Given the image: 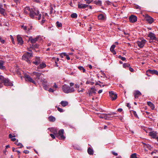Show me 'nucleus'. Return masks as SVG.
Here are the masks:
<instances>
[{"label": "nucleus", "mask_w": 158, "mask_h": 158, "mask_svg": "<svg viewBox=\"0 0 158 158\" xmlns=\"http://www.w3.org/2000/svg\"><path fill=\"white\" fill-rule=\"evenodd\" d=\"M65 55H65V56H66L67 59L68 60H69L70 59V57L69 56V55L67 54L66 53Z\"/></svg>", "instance_id": "57"}, {"label": "nucleus", "mask_w": 158, "mask_h": 158, "mask_svg": "<svg viewBox=\"0 0 158 158\" xmlns=\"http://www.w3.org/2000/svg\"><path fill=\"white\" fill-rule=\"evenodd\" d=\"M146 73H150L152 74H155L158 76V71L156 70H152L148 69Z\"/></svg>", "instance_id": "12"}, {"label": "nucleus", "mask_w": 158, "mask_h": 158, "mask_svg": "<svg viewBox=\"0 0 158 158\" xmlns=\"http://www.w3.org/2000/svg\"><path fill=\"white\" fill-rule=\"evenodd\" d=\"M44 87V89L46 90H48L49 88V85L47 84H43V85Z\"/></svg>", "instance_id": "34"}, {"label": "nucleus", "mask_w": 158, "mask_h": 158, "mask_svg": "<svg viewBox=\"0 0 158 158\" xmlns=\"http://www.w3.org/2000/svg\"><path fill=\"white\" fill-rule=\"evenodd\" d=\"M65 55H66L65 53H62L60 55V57L62 58H63L64 56H65Z\"/></svg>", "instance_id": "48"}, {"label": "nucleus", "mask_w": 158, "mask_h": 158, "mask_svg": "<svg viewBox=\"0 0 158 158\" xmlns=\"http://www.w3.org/2000/svg\"><path fill=\"white\" fill-rule=\"evenodd\" d=\"M14 1L17 4H18V3H20L21 0H14Z\"/></svg>", "instance_id": "53"}, {"label": "nucleus", "mask_w": 158, "mask_h": 158, "mask_svg": "<svg viewBox=\"0 0 158 158\" xmlns=\"http://www.w3.org/2000/svg\"><path fill=\"white\" fill-rule=\"evenodd\" d=\"M29 16L31 19L40 20L41 18V15L37 9L31 8Z\"/></svg>", "instance_id": "1"}, {"label": "nucleus", "mask_w": 158, "mask_h": 158, "mask_svg": "<svg viewBox=\"0 0 158 158\" xmlns=\"http://www.w3.org/2000/svg\"><path fill=\"white\" fill-rule=\"evenodd\" d=\"M10 38H11V40H12V42L13 43V44H15V42L14 41V39L12 36L10 35Z\"/></svg>", "instance_id": "55"}, {"label": "nucleus", "mask_w": 158, "mask_h": 158, "mask_svg": "<svg viewBox=\"0 0 158 158\" xmlns=\"http://www.w3.org/2000/svg\"><path fill=\"white\" fill-rule=\"evenodd\" d=\"M86 2L87 3L89 4L92 2L93 0H85Z\"/></svg>", "instance_id": "50"}, {"label": "nucleus", "mask_w": 158, "mask_h": 158, "mask_svg": "<svg viewBox=\"0 0 158 158\" xmlns=\"http://www.w3.org/2000/svg\"><path fill=\"white\" fill-rule=\"evenodd\" d=\"M52 87L53 88H58V86L56 85V83H54V85H53V86H52Z\"/></svg>", "instance_id": "56"}, {"label": "nucleus", "mask_w": 158, "mask_h": 158, "mask_svg": "<svg viewBox=\"0 0 158 158\" xmlns=\"http://www.w3.org/2000/svg\"><path fill=\"white\" fill-rule=\"evenodd\" d=\"M78 68L80 70L82 71L83 73H85V70L84 68L82 66H79Z\"/></svg>", "instance_id": "36"}, {"label": "nucleus", "mask_w": 158, "mask_h": 158, "mask_svg": "<svg viewBox=\"0 0 158 158\" xmlns=\"http://www.w3.org/2000/svg\"><path fill=\"white\" fill-rule=\"evenodd\" d=\"M33 56L32 53L27 52L23 54L22 56V59L26 61L28 63H31L30 59H31Z\"/></svg>", "instance_id": "3"}, {"label": "nucleus", "mask_w": 158, "mask_h": 158, "mask_svg": "<svg viewBox=\"0 0 158 158\" xmlns=\"http://www.w3.org/2000/svg\"><path fill=\"white\" fill-rule=\"evenodd\" d=\"M48 91L50 92H53L55 90H53L52 89L50 88L48 90Z\"/></svg>", "instance_id": "52"}, {"label": "nucleus", "mask_w": 158, "mask_h": 158, "mask_svg": "<svg viewBox=\"0 0 158 158\" xmlns=\"http://www.w3.org/2000/svg\"><path fill=\"white\" fill-rule=\"evenodd\" d=\"M0 13L2 15H5V9L2 8V5L0 3Z\"/></svg>", "instance_id": "18"}, {"label": "nucleus", "mask_w": 158, "mask_h": 158, "mask_svg": "<svg viewBox=\"0 0 158 158\" xmlns=\"http://www.w3.org/2000/svg\"><path fill=\"white\" fill-rule=\"evenodd\" d=\"M88 7V5L86 4H78V8L81 9H85Z\"/></svg>", "instance_id": "21"}, {"label": "nucleus", "mask_w": 158, "mask_h": 158, "mask_svg": "<svg viewBox=\"0 0 158 158\" xmlns=\"http://www.w3.org/2000/svg\"><path fill=\"white\" fill-rule=\"evenodd\" d=\"M123 32L124 34L125 35L126 37H128L130 35L129 33L124 31H123Z\"/></svg>", "instance_id": "39"}, {"label": "nucleus", "mask_w": 158, "mask_h": 158, "mask_svg": "<svg viewBox=\"0 0 158 158\" xmlns=\"http://www.w3.org/2000/svg\"><path fill=\"white\" fill-rule=\"evenodd\" d=\"M31 10V8H30L28 6H27L24 8V11L25 14H29L30 15V11Z\"/></svg>", "instance_id": "13"}, {"label": "nucleus", "mask_w": 158, "mask_h": 158, "mask_svg": "<svg viewBox=\"0 0 158 158\" xmlns=\"http://www.w3.org/2000/svg\"><path fill=\"white\" fill-rule=\"evenodd\" d=\"M146 20L149 24L152 23L154 22V19L150 16L147 15L146 17Z\"/></svg>", "instance_id": "10"}, {"label": "nucleus", "mask_w": 158, "mask_h": 158, "mask_svg": "<svg viewBox=\"0 0 158 158\" xmlns=\"http://www.w3.org/2000/svg\"><path fill=\"white\" fill-rule=\"evenodd\" d=\"M89 92V95L90 96H92L93 95H95L96 94V89L94 88H91Z\"/></svg>", "instance_id": "17"}, {"label": "nucleus", "mask_w": 158, "mask_h": 158, "mask_svg": "<svg viewBox=\"0 0 158 158\" xmlns=\"http://www.w3.org/2000/svg\"><path fill=\"white\" fill-rule=\"evenodd\" d=\"M87 152L90 155H93L94 153V151L93 150L90 148H89L87 150Z\"/></svg>", "instance_id": "30"}, {"label": "nucleus", "mask_w": 158, "mask_h": 158, "mask_svg": "<svg viewBox=\"0 0 158 158\" xmlns=\"http://www.w3.org/2000/svg\"><path fill=\"white\" fill-rule=\"evenodd\" d=\"M46 64L44 62H43L42 63L40 64V65L38 66V69H42L46 67Z\"/></svg>", "instance_id": "24"}, {"label": "nucleus", "mask_w": 158, "mask_h": 158, "mask_svg": "<svg viewBox=\"0 0 158 158\" xmlns=\"http://www.w3.org/2000/svg\"><path fill=\"white\" fill-rule=\"evenodd\" d=\"M56 26L57 27H59L62 26V24L61 23H60L58 21H57L56 23Z\"/></svg>", "instance_id": "42"}, {"label": "nucleus", "mask_w": 158, "mask_h": 158, "mask_svg": "<svg viewBox=\"0 0 158 158\" xmlns=\"http://www.w3.org/2000/svg\"><path fill=\"white\" fill-rule=\"evenodd\" d=\"M15 143L17 146H20V148H22L23 147V145L21 143H18V142L17 141V142H15Z\"/></svg>", "instance_id": "38"}, {"label": "nucleus", "mask_w": 158, "mask_h": 158, "mask_svg": "<svg viewBox=\"0 0 158 158\" xmlns=\"http://www.w3.org/2000/svg\"><path fill=\"white\" fill-rule=\"evenodd\" d=\"M71 16L73 18H76L77 17V15L76 13H73L71 15Z\"/></svg>", "instance_id": "37"}, {"label": "nucleus", "mask_w": 158, "mask_h": 158, "mask_svg": "<svg viewBox=\"0 0 158 158\" xmlns=\"http://www.w3.org/2000/svg\"><path fill=\"white\" fill-rule=\"evenodd\" d=\"M57 109L58 111H60V112H63V110L62 109H61L60 107H58L57 108Z\"/></svg>", "instance_id": "51"}, {"label": "nucleus", "mask_w": 158, "mask_h": 158, "mask_svg": "<svg viewBox=\"0 0 158 158\" xmlns=\"http://www.w3.org/2000/svg\"><path fill=\"white\" fill-rule=\"evenodd\" d=\"M6 79V78H4V77L1 75H0V80L3 82L5 80V79Z\"/></svg>", "instance_id": "44"}, {"label": "nucleus", "mask_w": 158, "mask_h": 158, "mask_svg": "<svg viewBox=\"0 0 158 158\" xmlns=\"http://www.w3.org/2000/svg\"><path fill=\"white\" fill-rule=\"evenodd\" d=\"M119 119H120V120L122 122H124V119H123V118L122 116H121L120 117H119Z\"/></svg>", "instance_id": "58"}, {"label": "nucleus", "mask_w": 158, "mask_h": 158, "mask_svg": "<svg viewBox=\"0 0 158 158\" xmlns=\"http://www.w3.org/2000/svg\"><path fill=\"white\" fill-rule=\"evenodd\" d=\"M24 77L25 78L26 81L32 82L35 84H36V83L35 81L29 75L25 74Z\"/></svg>", "instance_id": "5"}, {"label": "nucleus", "mask_w": 158, "mask_h": 158, "mask_svg": "<svg viewBox=\"0 0 158 158\" xmlns=\"http://www.w3.org/2000/svg\"><path fill=\"white\" fill-rule=\"evenodd\" d=\"M60 104L63 106L65 107L68 105V102L66 101H62L61 102Z\"/></svg>", "instance_id": "27"}, {"label": "nucleus", "mask_w": 158, "mask_h": 158, "mask_svg": "<svg viewBox=\"0 0 158 158\" xmlns=\"http://www.w3.org/2000/svg\"><path fill=\"white\" fill-rule=\"evenodd\" d=\"M105 3L108 5H111L112 4L114 6L116 7V6L114 5V4L112 3L111 2L109 1H106L105 2Z\"/></svg>", "instance_id": "35"}, {"label": "nucleus", "mask_w": 158, "mask_h": 158, "mask_svg": "<svg viewBox=\"0 0 158 158\" xmlns=\"http://www.w3.org/2000/svg\"><path fill=\"white\" fill-rule=\"evenodd\" d=\"M137 17L136 16L131 15L129 18V20L130 22L134 23L137 21Z\"/></svg>", "instance_id": "9"}, {"label": "nucleus", "mask_w": 158, "mask_h": 158, "mask_svg": "<svg viewBox=\"0 0 158 158\" xmlns=\"http://www.w3.org/2000/svg\"><path fill=\"white\" fill-rule=\"evenodd\" d=\"M32 46H33V47H32L33 48H38L39 45H38L37 44H35L34 45H32Z\"/></svg>", "instance_id": "59"}, {"label": "nucleus", "mask_w": 158, "mask_h": 158, "mask_svg": "<svg viewBox=\"0 0 158 158\" xmlns=\"http://www.w3.org/2000/svg\"><path fill=\"white\" fill-rule=\"evenodd\" d=\"M38 38H35L34 39H32V37H30L29 38L28 41L30 40L31 43L32 44L35 43L38 40Z\"/></svg>", "instance_id": "19"}, {"label": "nucleus", "mask_w": 158, "mask_h": 158, "mask_svg": "<svg viewBox=\"0 0 158 158\" xmlns=\"http://www.w3.org/2000/svg\"><path fill=\"white\" fill-rule=\"evenodd\" d=\"M21 28H23L25 31H27V27L22 25L21 26Z\"/></svg>", "instance_id": "46"}, {"label": "nucleus", "mask_w": 158, "mask_h": 158, "mask_svg": "<svg viewBox=\"0 0 158 158\" xmlns=\"http://www.w3.org/2000/svg\"><path fill=\"white\" fill-rule=\"evenodd\" d=\"M40 63V58L36 57L34 59V61L33 63L36 65H38Z\"/></svg>", "instance_id": "15"}, {"label": "nucleus", "mask_w": 158, "mask_h": 158, "mask_svg": "<svg viewBox=\"0 0 158 158\" xmlns=\"http://www.w3.org/2000/svg\"><path fill=\"white\" fill-rule=\"evenodd\" d=\"M146 40L144 39L140 40L138 41L136 43L138 46L140 48H143L146 43Z\"/></svg>", "instance_id": "4"}, {"label": "nucleus", "mask_w": 158, "mask_h": 158, "mask_svg": "<svg viewBox=\"0 0 158 158\" xmlns=\"http://www.w3.org/2000/svg\"><path fill=\"white\" fill-rule=\"evenodd\" d=\"M17 39L18 44L22 45L23 43V41L20 36V35H18L17 37Z\"/></svg>", "instance_id": "16"}, {"label": "nucleus", "mask_w": 158, "mask_h": 158, "mask_svg": "<svg viewBox=\"0 0 158 158\" xmlns=\"http://www.w3.org/2000/svg\"><path fill=\"white\" fill-rule=\"evenodd\" d=\"M94 3L96 5H99L100 6H101L102 4V1L99 0H96L94 1Z\"/></svg>", "instance_id": "31"}, {"label": "nucleus", "mask_w": 158, "mask_h": 158, "mask_svg": "<svg viewBox=\"0 0 158 158\" xmlns=\"http://www.w3.org/2000/svg\"><path fill=\"white\" fill-rule=\"evenodd\" d=\"M4 62L0 60V69L4 70L5 69V67L3 66Z\"/></svg>", "instance_id": "28"}, {"label": "nucleus", "mask_w": 158, "mask_h": 158, "mask_svg": "<svg viewBox=\"0 0 158 158\" xmlns=\"http://www.w3.org/2000/svg\"><path fill=\"white\" fill-rule=\"evenodd\" d=\"M115 45L114 44L112 45L111 47L110 50V51L111 52L113 53V54L115 55L116 54V52L114 50L115 47Z\"/></svg>", "instance_id": "20"}, {"label": "nucleus", "mask_w": 158, "mask_h": 158, "mask_svg": "<svg viewBox=\"0 0 158 158\" xmlns=\"http://www.w3.org/2000/svg\"><path fill=\"white\" fill-rule=\"evenodd\" d=\"M130 66V65L127 63H124L123 64V67L124 68L129 67Z\"/></svg>", "instance_id": "40"}, {"label": "nucleus", "mask_w": 158, "mask_h": 158, "mask_svg": "<svg viewBox=\"0 0 158 158\" xmlns=\"http://www.w3.org/2000/svg\"><path fill=\"white\" fill-rule=\"evenodd\" d=\"M148 105L149 106L152 110L154 109L155 106L151 102H147Z\"/></svg>", "instance_id": "25"}, {"label": "nucleus", "mask_w": 158, "mask_h": 158, "mask_svg": "<svg viewBox=\"0 0 158 158\" xmlns=\"http://www.w3.org/2000/svg\"><path fill=\"white\" fill-rule=\"evenodd\" d=\"M48 129L50 130L51 132L55 134H57V131L56 128H49Z\"/></svg>", "instance_id": "26"}, {"label": "nucleus", "mask_w": 158, "mask_h": 158, "mask_svg": "<svg viewBox=\"0 0 158 158\" xmlns=\"http://www.w3.org/2000/svg\"><path fill=\"white\" fill-rule=\"evenodd\" d=\"M157 133L156 132L152 131L149 133V135L152 137L153 138H155L156 136Z\"/></svg>", "instance_id": "23"}, {"label": "nucleus", "mask_w": 158, "mask_h": 158, "mask_svg": "<svg viewBox=\"0 0 158 158\" xmlns=\"http://www.w3.org/2000/svg\"><path fill=\"white\" fill-rule=\"evenodd\" d=\"M49 120L51 122H54L55 120V118L52 116H50L48 117Z\"/></svg>", "instance_id": "33"}, {"label": "nucleus", "mask_w": 158, "mask_h": 158, "mask_svg": "<svg viewBox=\"0 0 158 158\" xmlns=\"http://www.w3.org/2000/svg\"><path fill=\"white\" fill-rule=\"evenodd\" d=\"M141 93L139 91H136L134 93V96L135 98H138L139 96L141 95Z\"/></svg>", "instance_id": "22"}, {"label": "nucleus", "mask_w": 158, "mask_h": 158, "mask_svg": "<svg viewBox=\"0 0 158 158\" xmlns=\"http://www.w3.org/2000/svg\"><path fill=\"white\" fill-rule=\"evenodd\" d=\"M50 135L53 139H54L55 138V135L53 134H51Z\"/></svg>", "instance_id": "62"}, {"label": "nucleus", "mask_w": 158, "mask_h": 158, "mask_svg": "<svg viewBox=\"0 0 158 158\" xmlns=\"http://www.w3.org/2000/svg\"><path fill=\"white\" fill-rule=\"evenodd\" d=\"M41 82H42V85H43V84H47V81L44 79H42L40 80Z\"/></svg>", "instance_id": "41"}, {"label": "nucleus", "mask_w": 158, "mask_h": 158, "mask_svg": "<svg viewBox=\"0 0 158 158\" xmlns=\"http://www.w3.org/2000/svg\"><path fill=\"white\" fill-rule=\"evenodd\" d=\"M148 37H150L152 40H157V38L154 33L152 32L149 33L148 35Z\"/></svg>", "instance_id": "14"}, {"label": "nucleus", "mask_w": 158, "mask_h": 158, "mask_svg": "<svg viewBox=\"0 0 158 158\" xmlns=\"http://www.w3.org/2000/svg\"><path fill=\"white\" fill-rule=\"evenodd\" d=\"M107 114H102L99 116V117L100 118H104L105 119H107Z\"/></svg>", "instance_id": "32"}, {"label": "nucleus", "mask_w": 158, "mask_h": 158, "mask_svg": "<svg viewBox=\"0 0 158 158\" xmlns=\"http://www.w3.org/2000/svg\"><path fill=\"white\" fill-rule=\"evenodd\" d=\"M133 113L134 115L136 117H137V114H136V112L135 111H133Z\"/></svg>", "instance_id": "63"}, {"label": "nucleus", "mask_w": 158, "mask_h": 158, "mask_svg": "<svg viewBox=\"0 0 158 158\" xmlns=\"http://www.w3.org/2000/svg\"><path fill=\"white\" fill-rule=\"evenodd\" d=\"M0 42L2 44H4L5 42V40L2 39L1 36H0Z\"/></svg>", "instance_id": "49"}, {"label": "nucleus", "mask_w": 158, "mask_h": 158, "mask_svg": "<svg viewBox=\"0 0 158 158\" xmlns=\"http://www.w3.org/2000/svg\"><path fill=\"white\" fill-rule=\"evenodd\" d=\"M84 89L83 88H81L80 89H79L77 90L79 92H83L84 91Z\"/></svg>", "instance_id": "54"}, {"label": "nucleus", "mask_w": 158, "mask_h": 158, "mask_svg": "<svg viewBox=\"0 0 158 158\" xmlns=\"http://www.w3.org/2000/svg\"><path fill=\"white\" fill-rule=\"evenodd\" d=\"M110 96L112 100H115L117 98V94L113 91L109 92Z\"/></svg>", "instance_id": "7"}, {"label": "nucleus", "mask_w": 158, "mask_h": 158, "mask_svg": "<svg viewBox=\"0 0 158 158\" xmlns=\"http://www.w3.org/2000/svg\"><path fill=\"white\" fill-rule=\"evenodd\" d=\"M99 83L102 84V83L101 81H99L98 82H96L95 85H99Z\"/></svg>", "instance_id": "60"}, {"label": "nucleus", "mask_w": 158, "mask_h": 158, "mask_svg": "<svg viewBox=\"0 0 158 158\" xmlns=\"http://www.w3.org/2000/svg\"><path fill=\"white\" fill-rule=\"evenodd\" d=\"M23 152L25 154H28L29 153V151L27 150H25Z\"/></svg>", "instance_id": "61"}, {"label": "nucleus", "mask_w": 158, "mask_h": 158, "mask_svg": "<svg viewBox=\"0 0 158 158\" xmlns=\"http://www.w3.org/2000/svg\"><path fill=\"white\" fill-rule=\"evenodd\" d=\"M62 89L63 92L66 94L72 93L75 91L73 87H70L66 84L62 85Z\"/></svg>", "instance_id": "2"}, {"label": "nucleus", "mask_w": 158, "mask_h": 158, "mask_svg": "<svg viewBox=\"0 0 158 158\" xmlns=\"http://www.w3.org/2000/svg\"><path fill=\"white\" fill-rule=\"evenodd\" d=\"M3 83L6 86H12L13 85V84L7 78H6Z\"/></svg>", "instance_id": "8"}, {"label": "nucleus", "mask_w": 158, "mask_h": 158, "mask_svg": "<svg viewBox=\"0 0 158 158\" xmlns=\"http://www.w3.org/2000/svg\"><path fill=\"white\" fill-rule=\"evenodd\" d=\"M64 130L63 129L60 130L58 132V134H57L58 138L60 139H64L65 137L63 135Z\"/></svg>", "instance_id": "6"}, {"label": "nucleus", "mask_w": 158, "mask_h": 158, "mask_svg": "<svg viewBox=\"0 0 158 158\" xmlns=\"http://www.w3.org/2000/svg\"><path fill=\"white\" fill-rule=\"evenodd\" d=\"M98 19L99 20H104L105 19V17L102 14H100L98 16Z\"/></svg>", "instance_id": "29"}, {"label": "nucleus", "mask_w": 158, "mask_h": 158, "mask_svg": "<svg viewBox=\"0 0 158 158\" xmlns=\"http://www.w3.org/2000/svg\"><path fill=\"white\" fill-rule=\"evenodd\" d=\"M46 20L44 18V17L43 16H42V21H41L40 23L41 24H44Z\"/></svg>", "instance_id": "43"}, {"label": "nucleus", "mask_w": 158, "mask_h": 158, "mask_svg": "<svg viewBox=\"0 0 158 158\" xmlns=\"http://www.w3.org/2000/svg\"><path fill=\"white\" fill-rule=\"evenodd\" d=\"M32 74L33 75H35L36 76L35 78V80L40 79L41 78L40 76L42 74V73L36 72H33L32 73Z\"/></svg>", "instance_id": "11"}, {"label": "nucleus", "mask_w": 158, "mask_h": 158, "mask_svg": "<svg viewBox=\"0 0 158 158\" xmlns=\"http://www.w3.org/2000/svg\"><path fill=\"white\" fill-rule=\"evenodd\" d=\"M119 58H120L123 61H126V60L125 57H122L121 56L119 55Z\"/></svg>", "instance_id": "47"}, {"label": "nucleus", "mask_w": 158, "mask_h": 158, "mask_svg": "<svg viewBox=\"0 0 158 158\" xmlns=\"http://www.w3.org/2000/svg\"><path fill=\"white\" fill-rule=\"evenodd\" d=\"M131 158H137L136 157V153H133L131 155Z\"/></svg>", "instance_id": "45"}, {"label": "nucleus", "mask_w": 158, "mask_h": 158, "mask_svg": "<svg viewBox=\"0 0 158 158\" xmlns=\"http://www.w3.org/2000/svg\"><path fill=\"white\" fill-rule=\"evenodd\" d=\"M129 70L131 72H133L134 71V69H133L132 68H131V67H130L129 68Z\"/></svg>", "instance_id": "64"}]
</instances>
